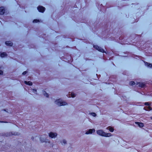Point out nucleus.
I'll return each mask as SVG.
<instances>
[{
	"label": "nucleus",
	"instance_id": "nucleus-1",
	"mask_svg": "<svg viewBox=\"0 0 152 152\" xmlns=\"http://www.w3.org/2000/svg\"><path fill=\"white\" fill-rule=\"evenodd\" d=\"M96 132L98 135L105 137H109L111 135L110 133H107L104 132L102 130H99L96 131Z\"/></svg>",
	"mask_w": 152,
	"mask_h": 152
},
{
	"label": "nucleus",
	"instance_id": "nucleus-2",
	"mask_svg": "<svg viewBox=\"0 0 152 152\" xmlns=\"http://www.w3.org/2000/svg\"><path fill=\"white\" fill-rule=\"evenodd\" d=\"M55 103L59 106L65 105L67 104L66 102H63L61 99H60L56 100L55 102Z\"/></svg>",
	"mask_w": 152,
	"mask_h": 152
},
{
	"label": "nucleus",
	"instance_id": "nucleus-3",
	"mask_svg": "<svg viewBox=\"0 0 152 152\" xmlns=\"http://www.w3.org/2000/svg\"><path fill=\"white\" fill-rule=\"evenodd\" d=\"M94 48L96 49V50H97L99 51H100L101 52L104 53V50L102 49V48L99 47L97 45H94L93 46Z\"/></svg>",
	"mask_w": 152,
	"mask_h": 152
},
{
	"label": "nucleus",
	"instance_id": "nucleus-4",
	"mask_svg": "<svg viewBox=\"0 0 152 152\" xmlns=\"http://www.w3.org/2000/svg\"><path fill=\"white\" fill-rule=\"evenodd\" d=\"M57 134L56 133H53L52 132L49 134V137L52 138H55L57 136Z\"/></svg>",
	"mask_w": 152,
	"mask_h": 152
},
{
	"label": "nucleus",
	"instance_id": "nucleus-5",
	"mask_svg": "<svg viewBox=\"0 0 152 152\" xmlns=\"http://www.w3.org/2000/svg\"><path fill=\"white\" fill-rule=\"evenodd\" d=\"M40 141L42 142H48V143H50V141L47 139H46L45 138L43 137V136H41L40 137Z\"/></svg>",
	"mask_w": 152,
	"mask_h": 152
},
{
	"label": "nucleus",
	"instance_id": "nucleus-6",
	"mask_svg": "<svg viewBox=\"0 0 152 152\" xmlns=\"http://www.w3.org/2000/svg\"><path fill=\"white\" fill-rule=\"evenodd\" d=\"M37 9L39 12H43L45 11V9L44 7H43V6H39L37 7Z\"/></svg>",
	"mask_w": 152,
	"mask_h": 152
},
{
	"label": "nucleus",
	"instance_id": "nucleus-7",
	"mask_svg": "<svg viewBox=\"0 0 152 152\" xmlns=\"http://www.w3.org/2000/svg\"><path fill=\"white\" fill-rule=\"evenodd\" d=\"M95 131V130L94 129H91L88 130V131H87L86 133V134H91L93 132H94Z\"/></svg>",
	"mask_w": 152,
	"mask_h": 152
},
{
	"label": "nucleus",
	"instance_id": "nucleus-8",
	"mask_svg": "<svg viewBox=\"0 0 152 152\" xmlns=\"http://www.w3.org/2000/svg\"><path fill=\"white\" fill-rule=\"evenodd\" d=\"M5 11V10L4 8L3 7H0V15H3Z\"/></svg>",
	"mask_w": 152,
	"mask_h": 152
},
{
	"label": "nucleus",
	"instance_id": "nucleus-9",
	"mask_svg": "<svg viewBox=\"0 0 152 152\" xmlns=\"http://www.w3.org/2000/svg\"><path fill=\"white\" fill-rule=\"evenodd\" d=\"M5 44L7 46H11L12 45L13 43L10 41H7L5 42Z\"/></svg>",
	"mask_w": 152,
	"mask_h": 152
},
{
	"label": "nucleus",
	"instance_id": "nucleus-10",
	"mask_svg": "<svg viewBox=\"0 0 152 152\" xmlns=\"http://www.w3.org/2000/svg\"><path fill=\"white\" fill-rule=\"evenodd\" d=\"M137 85H138V86L142 88L143 87L145 86V84L144 83H137Z\"/></svg>",
	"mask_w": 152,
	"mask_h": 152
},
{
	"label": "nucleus",
	"instance_id": "nucleus-11",
	"mask_svg": "<svg viewBox=\"0 0 152 152\" xmlns=\"http://www.w3.org/2000/svg\"><path fill=\"white\" fill-rule=\"evenodd\" d=\"M135 123L137 124L139 127H143L144 126L143 124L142 123H140L138 122H135Z\"/></svg>",
	"mask_w": 152,
	"mask_h": 152
},
{
	"label": "nucleus",
	"instance_id": "nucleus-12",
	"mask_svg": "<svg viewBox=\"0 0 152 152\" xmlns=\"http://www.w3.org/2000/svg\"><path fill=\"white\" fill-rule=\"evenodd\" d=\"M144 109L147 111H149L151 110L152 109L151 107L150 106H148L145 107L144 108Z\"/></svg>",
	"mask_w": 152,
	"mask_h": 152
},
{
	"label": "nucleus",
	"instance_id": "nucleus-13",
	"mask_svg": "<svg viewBox=\"0 0 152 152\" xmlns=\"http://www.w3.org/2000/svg\"><path fill=\"white\" fill-rule=\"evenodd\" d=\"M24 83L25 84L28 85L30 86H31L32 85V83L31 81H25Z\"/></svg>",
	"mask_w": 152,
	"mask_h": 152
},
{
	"label": "nucleus",
	"instance_id": "nucleus-14",
	"mask_svg": "<svg viewBox=\"0 0 152 152\" xmlns=\"http://www.w3.org/2000/svg\"><path fill=\"white\" fill-rule=\"evenodd\" d=\"M7 56V54L5 52H3L0 54V56L3 58Z\"/></svg>",
	"mask_w": 152,
	"mask_h": 152
},
{
	"label": "nucleus",
	"instance_id": "nucleus-15",
	"mask_svg": "<svg viewBox=\"0 0 152 152\" xmlns=\"http://www.w3.org/2000/svg\"><path fill=\"white\" fill-rule=\"evenodd\" d=\"M107 129L109 130L110 132H113L114 130V129L113 128L111 127L110 126H108L107 128Z\"/></svg>",
	"mask_w": 152,
	"mask_h": 152
},
{
	"label": "nucleus",
	"instance_id": "nucleus-16",
	"mask_svg": "<svg viewBox=\"0 0 152 152\" xmlns=\"http://www.w3.org/2000/svg\"><path fill=\"white\" fill-rule=\"evenodd\" d=\"M69 95L71 96L73 98L75 96V94L73 92H69Z\"/></svg>",
	"mask_w": 152,
	"mask_h": 152
},
{
	"label": "nucleus",
	"instance_id": "nucleus-17",
	"mask_svg": "<svg viewBox=\"0 0 152 152\" xmlns=\"http://www.w3.org/2000/svg\"><path fill=\"white\" fill-rule=\"evenodd\" d=\"M43 94L45 96H46L47 97H48L49 96V95L45 91H44L43 92Z\"/></svg>",
	"mask_w": 152,
	"mask_h": 152
},
{
	"label": "nucleus",
	"instance_id": "nucleus-18",
	"mask_svg": "<svg viewBox=\"0 0 152 152\" xmlns=\"http://www.w3.org/2000/svg\"><path fill=\"white\" fill-rule=\"evenodd\" d=\"M147 64V65L148 67L150 68H152V64H150L147 62H146L145 64Z\"/></svg>",
	"mask_w": 152,
	"mask_h": 152
},
{
	"label": "nucleus",
	"instance_id": "nucleus-19",
	"mask_svg": "<svg viewBox=\"0 0 152 152\" xmlns=\"http://www.w3.org/2000/svg\"><path fill=\"white\" fill-rule=\"evenodd\" d=\"M135 84V82L134 81H131L129 83V85L131 86L134 85Z\"/></svg>",
	"mask_w": 152,
	"mask_h": 152
},
{
	"label": "nucleus",
	"instance_id": "nucleus-20",
	"mask_svg": "<svg viewBox=\"0 0 152 152\" xmlns=\"http://www.w3.org/2000/svg\"><path fill=\"white\" fill-rule=\"evenodd\" d=\"M61 143L63 144L62 143L65 144L66 143V141L65 140H63L62 141H61Z\"/></svg>",
	"mask_w": 152,
	"mask_h": 152
},
{
	"label": "nucleus",
	"instance_id": "nucleus-21",
	"mask_svg": "<svg viewBox=\"0 0 152 152\" xmlns=\"http://www.w3.org/2000/svg\"><path fill=\"white\" fill-rule=\"evenodd\" d=\"M39 21V20L37 19H34L33 20V23H36L38 22Z\"/></svg>",
	"mask_w": 152,
	"mask_h": 152
},
{
	"label": "nucleus",
	"instance_id": "nucleus-22",
	"mask_svg": "<svg viewBox=\"0 0 152 152\" xmlns=\"http://www.w3.org/2000/svg\"><path fill=\"white\" fill-rule=\"evenodd\" d=\"M91 115H92L93 116L95 117L96 116V114L94 113H90Z\"/></svg>",
	"mask_w": 152,
	"mask_h": 152
},
{
	"label": "nucleus",
	"instance_id": "nucleus-23",
	"mask_svg": "<svg viewBox=\"0 0 152 152\" xmlns=\"http://www.w3.org/2000/svg\"><path fill=\"white\" fill-rule=\"evenodd\" d=\"M27 72L26 71H24L23 72V73H22V74L23 75H25L27 73Z\"/></svg>",
	"mask_w": 152,
	"mask_h": 152
},
{
	"label": "nucleus",
	"instance_id": "nucleus-24",
	"mask_svg": "<svg viewBox=\"0 0 152 152\" xmlns=\"http://www.w3.org/2000/svg\"><path fill=\"white\" fill-rule=\"evenodd\" d=\"M145 105H149V104L148 102H145Z\"/></svg>",
	"mask_w": 152,
	"mask_h": 152
},
{
	"label": "nucleus",
	"instance_id": "nucleus-25",
	"mask_svg": "<svg viewBox=\"0 0 152 152\" xmlns=\"http://www.w3.org/2000/svg\"><path fill=\"white\" fill-rule=\"evenodd\" d=\"M3 74V72L1 70H0V75H2Z\"/></svg>",
	"mask_w": 152,
	"mask_h": 152
},
{
	"label": "nucleus",
	"instance_id": "nucleus-26",
	"mask_svg": "<svg viewBox=\"0 0 152 152\" xmlns=\"http://www.w3.org/2000/svg\"><path fill=\"white\" fill-rule=\"evenodd\" d=\"M33 92H37V90L36 89H33Z\"/></svg>",
	"mask_w": 152,
	"mask_h": 152
},
{
	"label": "nucleus",
	"instance_id": "nucleus-27",
	"mask_svg": "<svg viewBox=\"0 0 152 152\" xmlns=\"http://www.w3.org/2000/svg\"><path fill=\"white\" fill-rule=\"evenodd\" d=\"M13 134V135H18V133H16V134L15 133L14 134Z\"/></svg>",
	"mask_w": 152,
	"mask_h": 152
},
{
	"label": "nucleus",
	"instance_id": "nucleus-28",
	"mask_svg": "<svg viewBox=\"0 0 152 152\" xmlns=\"http://www.w3.org/2000/svg\"><path fill=\"white\" fill-rule=\"evenodd\" d=\"M0 122H4V123H7L6 122H3V121H0Z\"/></svg>",
	"mask_w": 152,
	"mask_h": 152
}]
</instances>
